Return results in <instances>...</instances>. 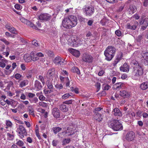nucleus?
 Listing matches in <instances>:
<instances>
[{"label": "nucleus", "instance_id": "26", "mask_svg": "<svg viewBox=\"0 0 148 148\" xmlns=\"http://www.w3.org/2000/svg\"><path fill=\"white\" fill-rule=\"evenodd\" d=\"M29 83L28 81L26 79L20 82L19 83V87L22 88L27 85Z\"/></svg>", "mask_w": 148, "mask_h": 148}, {"label": "nucleus", "instance_id": "44", "mask_svg": "<svg viewBox=\"0 0 148 148\" xmlns=\"http://www.w3.org/2000/svg\"><path fill=\"white\" fill-rule=\"evenodd\" d=\"M102 109V108L100 107L97 108H95L94 112L95 114H100L99 112L101 111Z\"/></svg>", "mask_w": 148, "mask_h": 148}, {"label": "nucleus", "instance_id": "36", "mask_svg": "<svg viewBox=\"0 0 148 148\" xmlns=\"http://www.w3.org/2000/svg\"><path fill=\"white\" fill-rule=\"evenodd\" d=\"M35 132L36 136L38 137L39 139L40 140L41 139V137L40 136L38 132V126L37 125L36 126Z\"/></svg>", "mask_w": 148, "mask_h": 148}, {"label": "nucleus", "instance_id": "50", "mask_svg": "<svg viewBox=\"0 0 148 148\" xmlns=\"http://www.w3.org/2000/svg\"><path fill=\"white\" fill-rule=\"evenodd\" d=\"M31 103H36L38 101V99L37 97H34L30 100Z\"/></svg>", "mask_w": 148, "mask_h": 148}, {"label": "nucleus", "instance_id": "21", "mask_svg": "<svg viewBox=\"0 0 148 148\" xmlns=\"http://www.w3.org/2000/svg\"><path fill=\"white\" fill-rule=\"evenodd\" d=\"M35 88L37 90H40L42 88L41 83L38 80H36L35 82Z\"/></svg>", "mask_w": 148, "mask_h": 148}, {"label": "nucleus", "instance_id": "59", "mask_svg": "<svg viewBox=\"0 0 148 148\" xmlns=\"http://www.w3.org/2000/svg\"><path fill=\"white\" fill-rule=\"evenodd\" d=\"M73 101L72 100H69L68 101H66L63 102V103L67 104H70L72 103Z\"/></svg>", "mask_w": 148, "mask_h": 148}, {"label": "nucleus", "instance_id": "49", "mask_svg": "<svg viewBox=\"0 0 148 148\" xmlns=\"http://www.w3.org/2000/svg\"><path fill=\"white\" fill-rule=\"evenodd\" d=\"M46 84L48 87V88L49 89H52L53 87V86L52 84L49 82V81H47L46 82Z\"/></svg>", "mask_w": 148, "mask_h": 148}, {"label": "nucleus", "instance_id": "4", "mask_svg": "<svg viewBox=\"0 0 148 148\" xmlns=\"http://www.w3.org/2000/svg\"><path fill=\"white\" fill-rule=\"evenodd\" d=\"M143 69L140 66L133 69V74L134 75V79H138L140 78V76L143 74Z\"/></svg>", "mask_w": 148, "mask_h": 148}, {"label": "nucleus", "instance_id": "24", "mask_svg": "<svg viewBox=\"0 0 148 148\" xmlns=\"http://www.w3.org/2000/svg\"><path fill=\"white\" fill-rule=\"evenodd\" d=\"M123 85L122 83H117L114 85V88L116 90H119L123 87Z\"/></svg>", "mask_w": 148, "mask_h": 148}, {"label": "nucleus", "instance_id": "6", "mask_svg": "<svg viewBox=\"0 0 148 148\" xmlns=\"http://www.w3.org/2000/svg\"><path fill=\"white\" fill-rule=\"evenodd\" d=\"M82 60L87 63H91L92 62L93 58L92 56L88 53H84L82 56Z\"/></svg>", "mask_w": 148, "mask_h": 148}, {"label": "nucleus", "instance_id": "3", "mask_svg": "<svg viewBox=\"0 0 148 148\" xmlns=\"http://www.w3.org/2000/svg\"><path fill=\"white\" fill-rule=\"evenodd\" d=\"M116 50L114 47L109 46L104 51L106 59L108 61H110L115 55Z\"/></svg>", "mask_w": 148, "mask_h": 148}, {"label": "nucleus", "instance_id": "20", "mask_svg": "<svg viewBox=\"0 0 148 148\" xmlns=\"http://www.w3.org/2000/svg\"><path fill=\"white\" fill-rule=\"evenodd\" d=\"M112 113L115 116H120L122 115L121 112L119 109L117 108H114L113 111H112Z\"/></svg>", "mask_w": 148, "mask_h": 148}, {"label": "nucleus", "instance_id": "63", "mask_svg": "<svg viewBox=\"0 0 148 148\" xmlns=\"http://www.w3.org/2000/svg\"><path fill=\"white\" fill-rule=\"evenodd\" d=\"M21 99L23 100H25L26 99V97L25 95L23 93H22L20 97Z\"/></svg>", "mask_w": 148, "mask_h": 148}, {"label": "nucleus", "instance_id": "19", "mask_svg": "<svg viewBox=\"0 0 148 148\" xmlns=\"http://www.w3.org/2000/svg\"><path fill=\"white\" fill-rule=\"evenodd\" d=\"M95 115L93 117V119L97 121L100 122L102 121L103 117L101 114H95Z\"/></svg>", "mask_w": 148, "mask_h": 148}, {"label": "nucleus", "instance_id": "9", "mask_svg": "<svg viewBox=\"0 0 148 148\" xmlns=\"http://www.w3.org/2000/svg\"><path fill=\"white\" fill-rule=\"evenodd\" d=\"M84 10L86 15L89 16L92 15L94 11V8L92 6L86 7Z\"/></svg>", "mask_w": 148, "mask_h": 148}, {"label": "nucleus", "instance_id": "8", "mask_svg": "<svg viewBox=\"0 0 148 148\" xmlns=\"http://www.w3.org/2000/svg\"><path fill=\"white\" fill-rule=\"evenodd\" d=\"M17 132L19 136L22 138L24 137V135L27 134L26 130L22 125H19L18 128L17 129Z\"/></svg>", "mask_w": 148, "mask_h": 148}, {"label": "nucleus", "instance_id": "31", "mask_svg": "<svg viewBox=\"0 0 148 148\" xmlns=\"http://www.w3.org/2000/svg\"><path fill=\"white\" fill-rule=\"evenodd\" d=\"M7 60L6 59L2 60L0 62V66L2 68H4L5 66L6 63H7Z\"/></svg>", "mask_w": 148, "mask_h": 148}, {"label": "nucleus", "instance_id": "30", "mask_svg": "<svg viewBox=\"0 0 148 148\" xmlns=\"http://www.w3.org/2000/svg\"><path fill=\"white\" fill-rule=\"evenodd\" d=\"M27 110L30 115H34V110L32 106H29L27 108Z\"/></svg>", "mask_w": 148, "mask_h": 148}, {"label": "nucleus", "instance_id": "42", "mask_svg": "<svg viewBox=\"0 0 148 148\" xmlns=\"http://www.w3.org/2000/svg\"><path fill=\"white\" fill-rule=\"evenodd\" d=\"M6 125L7 126L5 128L7 129L8 127H10L12 126V123L9 120H6Z\"/></svg>", "mask_w": 148, "mask_h": 148}, {"label": "nucleus", "instance_id": "53", "mask_svg": "<svg viewBox=\"0 0 148 148\" xmlns=\"http://www.w3.org/2000/svg\"><path fill=\"white\" fill-rule=\"evenodd\" d=\"M46 53L49 56H52L53 54V52L51 51H47Z\"/></svg>", "mask_w": 148, "mask_h": 148}, {"label": "nucleus", "instance_id": "48", "mask_svg": "<svg viewBox=\"0 0 148 148\" xmlns=\"http://www.w3.org/2000/svg\"><path fill=\"white\" fill-rule=\"evenodd\" d=\"M0 40L2 41L6 45H8L10 44L9 42L4 38L0 39Z\"/></svg>", "mask_w": 148, "mask_h": 148}, {"label": "nucleus", "instance_id": "37", "mask_svg": "<svg viewBox=\"0 0 148 148\" xmlns=\"http://www.w3.org/2000/svg\"><path fill=\"white\" fill-rule=\"evenodd\" d=\"M72 71L73 72H75L78 74L80 73V72L79 69L77 67H73L72 69Z\"/></svg>", "mask_w": 148, "mask_h": 148}, {"label": "nucleus", "instance_id": "58", "mask_svg": "<svg viewBox=\"0 0 148 148\" xmlns=\"http://www.w3.org/2000/svg\"><path fill=\"white\" fill-rule=\"evenodd\" d=\"M58 142V140H54L52 142V145L53 146L55 147L57 145Z\"/></svg>", "mask_w": 148, "mask_h": 148}, {"label": "nucleus", "instance_id": "7", "mask_svg": "<svg viewBox=\"0 0 148 148\" xmlns=\"http://www.w3.org/2000/svg\"><path fill=\"white\" fill-rule=\"evenodd\" d=\"M53 62L56 65H63L66 64V62L64 59L57 56L53 60Z\"/></svg>", "mask_w": 148, "mask_h": 148}, {"label": "nucleus", "instance_id": "11", "mask_svg": "<svg viewBox=\"0 0 148 148\" xmlns=\"http://www.w3.org/2000/svg\"><path fill=\"white\" fill-rule=\"evenodd\" d=\"M119 95L124 98H128L130 97L131 94L127 90H122L120 91Z\"/></svg>", "mask_w": 148, "mask_h": 148}, {"label": "nucleus", "instance_id": "46", "mask_svg": "<svg viewBox=\"0 0 148 148\" xmlns=\"http://www.w3.org/2000/svg\"><path fill=\"white\" fill-rule=\"evenodd\" d=\"M65 80L66 81L64 82L66 83V87H69L70 82L69 79L68 78V77H66V78L65 79Z\"/></svg>", "mask_w": 148, "mask_h": 148}, {"label": "nucleus", "instance_id": "25", "mask_svg": "<svg viewBox=\"0 0 148 148\" xmlns=\"http://www.w3.org/2000/svg\"><path fill=\"white\" fill-rule=\"evenodd\" d=\"M130 65L133 67V69L136 67H137L138 66H140L138 62L134 60H132L130 62Z\"/></svg>", "mask_w": 148, "mask_h": 148}, {"label": "nucleus", "instance_id": "13", "mask_svg": "<svg viewBox=\"0 0 148 148\" xmlns=\"http://www.w3.org/2000/svg\"><path fill=\"white\" fill-rule=\"evenodd\" d=\"M138 25V23L136 21H134L133 24L128 23L126 26V27L128 29L134 30L135 29L137 26Z\"/></svg>", "mask_w": 148, "mask_h": 148}, {"label": "nucleus", "instance_id": "16", "mask_svg": "<svg viewBox=\"0 0 148 148\" xmlns=\"http://www.w3.org/2000/svg\"><path fill=\"white\" fill-rule=\"evenodd\" d=\"M52 113L54 117L56 118H58L60 116V111L58 108H53L52 110Z\"/></svg>", "mask_w": 148, "mask_h": 148}, {"label": "nucleus", "instance_id": "39", "mask_svg": "<svg viewBox=\"0 0 148 148\" xmlns=\"http://www.w3.org/2000/svg\"><path fill=\"white\" fill-rule=\"evenodd\" d=\"M10 49L8 47H7L6 49V51L3 52V55H5L6 57H8L9 54Z\"/></svg>", "mask_w": 148, "mask_h": 148}, {"label": "nucleus", "instance_id": "29", "mask_svg": "<svg viewBox=\"0 0 148 148\" xmlns=\"http://www.w3.org/2000/svg\"><path fill=\"white\" fill-rule=\"evenodd\" d=\"M140 88L143 90H145L148 88V82L143 83L140 85Z\"/></svg>", "mask_w": 148, "mask_h": 148}, {"label": "nucleus", "instance_id": "40", "mask_svg": "<svg viewBox=\"0 0 148 148\" xmlns=\"http://www.w3.org/2000/svg\"><path fill=\"white\" fill-rule=\"evenodd\" d=\"M14 77L16 80H21L22 76L19 73H16L14 75Z\"/></svg>", "mask_w": 148, "mask_h": 148}, {"label": "nucleus", "instance_id": "54", "mask_svg": "<svg viewBox=\"0 0 148 148\" xmlns=\"http://www.w3.org/2000/svg\"><path fill=\"white\" fill-rule=\"evenodd\" d=\"M95 86L97 88V91H99V90L100 88L101 85L100 83L99 82L96 83V84H95Z\"/></svg>", "mask_w": 148, "mask_h": 148}, {"label": "nucleus", "instance_id": "57", "mask_svg": "<svg viewBox=\"0 0 148 148\" xmlns=\"http://www.w3.org/2000/svg\"><path fill=\"white\" fill-rule=\"evenodd\" d=\"M55 87L56 88L59 89H61L63 88L62 85L61 84H56L55 85Z\"/></svg>", "mask_w": 148, "mask_h": 148}, {"label": "nucleus", "instance_id": "41", "mask_svg": "<svg viewBox=\"0 0 148 148\" xmlns=\"http://www.w3.org/2000/svg\"><path fill=\"white\" fill-rule=\"evenodd\" d=\"M37 78L38 79L41 81L43 84H44L45 82L44 78L43 76L40 75H38L37 77Z\"/></svg>", "mask_w": 148, "mask_h": 148}, {"label": "nucleus", "instance_id": "32", "mask_svg": "<svg viewBox=\"0 0 148 148\" xmlns=\"http://www.w3.org/2000/svg\"><path fill=\"white\" fill-rule=\"evenodd\" d=\"M16 140L17 141V142L16 144L18 146L20 147H22L24 145V143L23 142L19 140L18 139H16Z\"/></svg>", "mask_w": 148, "mask_h": 148}, {"label": "nucleus", "instance_id": "60", "mask_svg": "<svg viewBox=\"0 0 148 148\" xmlns=\"http://www.w3.org/2000/svg\"><path fill=\"white\" fill-rule=\"evenodd\" d=\"M115 33L118 36H120L121 35V32L119 30H117L115 31Z\"/></svg>", "mask_w": 148, "mask_h": 148}, {"label": "nucleus", "instance_id": "35", "mask_svg": "<svg viewBox=\"0 0 148 148\" xmlns=\"http://www.w3.org/2000/svg\"><path fill=\"white\" fill-rule=\"evenodd\" d=\"M7 139L9 140H12L14 139V135L9 133H7Z\"/></svg>", "mask_w": 148, "mask_h": 148}, {"label": "nucleus", "instance_id": "18", "mask_svg": "<svg viewBox=\"0 0 148 148\" xmlns=\"http://www.w3.org/2000/svg\"><path fill=\"white\" fill-rule=\"evenodd\" d=\"M120 69L121 71L126 72H128L130 69L129 66L127 63H125L123 66L120 67Z\"/></svg>", "mask_w": 148, "mask_h": 148}, {"label": "nucleus", "instance_id": "64", "mask_svg": "<svg viewBox=\"0 0 148 148\" xmlns=\"http://www.w3.org/2000/svg\"><path fill=\"white\" fill-rule=\"evenodd\" d=\"M79 20L81 22H84L85 18H83L81 16L78 17Z\"/></svg>", "mask_w": 148, "mask_h": 148}, {"label": "nucleus", "instance_id": "14", "mask_svg": "<svg viewBox=\"0 0 148 148\" xmlns=\"http://www.w3.org/2000/svg\"><path fill=\"white\" fill-rule=\"evenodd\" d=\"M20 21L23 23L26 24L29 26L32 27L34 28H36L35 25L31 22L27 20L24 18H21L20 19Z\"/></svg>", "mask_w": 148, "mask_h": 148}, {"label": "nucleus", "instance_id": "45", "mask_svg": "<svg viewBox=\"0 0 148 148\" xmlns=\"http://www.w3.org/2000/svg\"><path fill=\"white\" fill-rule=\"evenodd\" d=\"M145 60L147 63H148V52H145L144 53Z\"/></svg>", "mask_w": 148, "mask_h": 148}, {"label": "nucleus", "instance_id": "12", "mask_svg": "<svg viewBox=\"0 0 148 148\" xmlns=\"http://www.w3.org/2000/svg\"><path fill=\"white\" fill-rule=\"evenodd\" d=\"M51 16L47 13H43L40 14L38 16L40 20L47 21L51 18Z\"/></svg>", "mask_w": 148, "mask_h": 148}, {"label": "nucleus", "instance_id": "15", "mask_svg": "<svg viewBox=\"0 0 148 148\" xmlns=\"http://www.w3.org/2000/svg\"><path fill=\"white\" fill-rule=\"evenodd\" d=\"M135 137V134L132 131L128 132L126 135V139L128 141L133 140Z\"/></svg>", "mask_w": 148, "mask_h": 148}, {"label": "nucleus", "instance_id": "55", "mask_svg": "<svg viewBox=\"0 0 148 148\" xmlns=\"http://www.w3.org/2000/svg\"><path fill=\"white\" fill-rule=\"evenodd\" d=\"M32 43L33 45H34V46L36 47L39 46L38 42L36 40H33L32 42Z\"/></svg>", "mask_w": 148, "mask_h": 148}, {"label": "nucleus", "instance_id": "33", "mask_svg": "<svg viewBox=\"0 0 148 148\" xmlns=\"http://www.w3.org/2000/svg\"><path fill=\"white\" fill-rule=\"evenodd\" d=\"M123 56V53L121 52H119L117 54L115 58L120 61L122 58Z\"/></svg>", "mask_w": 148, "mask_h": 148}, {"label": "nucleus", "instance_id": "61", "mask_svg": "<svg viewBox=\"0 0 148 148\" xmlns=\"http://www.w3.org/2000/svg\"><path fill=\"white\" fill-rule=\"evenodd\" d=\"M119 60L115 58L113 62V65L114 66H116V64L120 61Z\"/></svg>", "mask_w": 148, "mask_h": 148}, {"label": "nucleus", "instance_id": "23", "mask_svg": "<svg viewBox=\"0 0 148 148\" xmlns=\"http://www.w3.org/2000/svg\"><path fill=\"white\" fill-rule=\"evenodd\" d=\"M64 103L60 105V109L63 112H66L68 111V108L67 106L64 104Z\"/></svg>", "mask_w": 148, "mask_h": 148}, {"label": "nucleus", "instance_id": "43", "mask_svg": "<svg viewBox=\"0 0 148 148\" xmlns=\"http://www.w3.org/2000/svg\"><path fill=\"white\" fill-rule=\"evenodd\" d=\"M9 31L13 34H17V32L16 29L14 27H12Z\"/></svg>", "mask_w": 148, "mask_h": 148}, {"label": "nucleus", "instance_id": "38", "mask_svg": "<svg viewBox=\"0 0 148 148\" xmlns=\"http://www.w3.org/2000/svg\"><path fill=\"white\" fill-rule=\"evenodd\" d=\"M66 133L68 134L69 135H70L73 134L74 133L73 129L72 128L68 129L66 132Z\"/></svg>", "mask_w": 148, "mask_h": 148}, {"label": "nucleus", "instance_id": "52", "mask_svg": "<svg viewBox=\"0 0 148 148\" xmlns=\"http://www.w3.org/2000/svg\"><path fill=\"white\" fill-rule=\"evenodd\" d=\"M21 91L22 90H15V93L16 94V96L17 97H19V94L21 93Z\"/></svg>", "mask_w": 148, "mask_h": 148}, {"label": "nucleus", "instance_id": "28", "mask_svg": "<svg viewBox=\"0 0 148 148\" xmlns=\"http://www.w3.org/2000/svg\"><path fill=\"white\" fill-rule=\"evenodd\" d=\"M24 59L26 62H29L31 60V55L28 54H25L24 56Z\"/></svg>", "mask_w": 148, "mask_h": 148}, {"label": "nucleus", "instance_id": "1", "mask_svg": "<svg viewBox=\"0 0 148 148\" xmlns=\"http://www.w3.org/2000/svg\"><path fill=\"white\" fill-rule=\"evenodd\" d=\"M77 24L76 17L73 15L69 16L65 18L62 21L63 26L66 28H71L75 26Z\"/></svg>", "mask_w": 148, "mask_h": 148}, {"label": "nucleus", "instance_id": "22", "mask_svg": "<svg viewBox=\"0 0 148 148\" xmlns=\"http://www.w3.org/2000/svg\"><path fill=\"white\" fill-rule=\"evenodd\" d=\"M31 60L35 62L39 60V58L37 55L36 53L32 52L31 53Z\"/></svg>", "mask_w": 148, "mask_h": 148}, {"label": "nucleus", "instance_id": "51", "mask_svg": "<svg viewBox=\"0 0 148 148\" xmlns=\"http://www.w3.org/2000/svg\"><path fill=\"white\" fill-rule=\"evenodd\" d=\"M70 96H71V95H70L69 93H66L64 95L62 96V98L63 99H66Z\"/></svg>", "mask_w": 148, "mask_h": 148}, {"label": "nucleus", "instance_id": "17", "mask_svg": "<svg viewBox=\"0 0 148 148\" xmlns=\"http://www.w3.org/2000/svg\"><path fill=\"white\" fill-rule=\"evenodd\" d=\"M69 51L70 53L76 57H78L80 55V52L77 50L70 48L69 49Z\"/></svg>", "mask_w": 148, "mask_h": 148}, {"label": "nucleus", "instance_id": "2", "mask_svg": "<svg viewBox=\"0 0 148 148\" xmlns=\"http://www.w3.org/2000/svg\"><path fill=\"white\" fill-rule=\"evenodd\" d=\"M108 125L115 131H121L123 129L122 124L117 120L112 119L110 120L108 122Z\"/></svg>", "mask_w": 148, "mask_h": 148}, {"label": "nucleus", "instance_id": "62", "mask_svg": "<svg viewBox=\"0 0 148 148\" xmlns=\"http://www.w3.org/2000/svg\"><path fill=\"white\" fill-rule=\"evenodd\" d=\"M119 60L115 58L113 62V65L114 66H116V64L120 61Z\"/></svg>", "mask_w": 148, "mask_h": 148}, {"label": "nucleus", "instance_id": "10", "mask_svg": "<svg viewBox=\"0 0 148 148\" xmlns=\"http://www.w3.org/2000/svg\"><path fill=\"white\" fill-rule=\"evenodd\" d=\"M140 23L142 25L141 29L143 30H145L148 25V18H145L143 19L142 17Z\"/></svg>", "mask_w": 148, "mask_h": 148}, {"label": "nucleus", "instance_id": "34", "mask_svg": "<svg viewBox=\"0 0 148 148\" xmlns=\"http://www.w3.org/2000/svg\"><path fill=\"white\" fill-rule=\"evenodd\" d=\"M53 130L54 133L56 134L61 130L62 128L59 127H56L53 128Z\"/></svg>", "mask_w": 148, "mask_h": 148}, {"label": "nucleus", "instance_id": "27", "mask_svg": "<svg viewBox=\"0 0 148 148\" xmlns=\"http://www.w3.org/2000/svg\"><path fill=\"white\" fill-rule=\"evenodd\" d=\"M55 71V69L54 68L50 69L47 73V75L49 77L53 76L54 75Z\"/></svg>", "mask_w": 148, "mask_h": 148}, {"label": "nucleus", "instance_id": "56", "mask_svg": "<svg viewBox=\"0 0 148 148\" xmlns=\"http://www.w3.org/2000/svg\"><path fill=\"white\" fill-rule=\"evenodd\" d=\"M70 139L69 138L64 139L63 141L64 144L69 143L70 142Z\"/></svg>", "mask_w": 148, "mask_h": 148}, {"label": "nucleus", "instance_id": "47", "mask_svg": "<svg viewBox=\"0 0 148 148\" xmlns=\"http://www.w3.org/2000/svg\"><path fill=\"white\" fill-rule=\"evenodd\" d=\"M39 105L44 107H47V104L43 101L40 102L39 103Z\"/></svg>", "mask_w": 148, "mask_h": 148}, {"label": "nucleus", "instance_id": "5", "mask_svg": "<svg viewBox=\"0 0 148 148\" xmlns=\"http://www.w3.org/2000/svg\"><path fill=\"white\" fill-rule=\"evenodd\" d=\"M84 38L83 39H77L75 38L73 39H69L68 40L69 44L70 45H73L75 47H77L83 44L84 43Z\"/></svg>", "mask_w": 148, "mask_h": 148}]
</instances>
